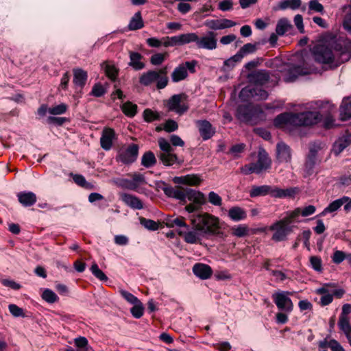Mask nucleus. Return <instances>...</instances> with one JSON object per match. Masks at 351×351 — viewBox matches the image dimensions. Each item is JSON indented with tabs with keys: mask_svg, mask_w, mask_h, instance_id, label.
<instances>
[{
	"mask_svg": "<svg viewBox=\"0 0 351 351\" xmlns=\"http://www.w3.org/2000/svg\"><path fill=\"white\" fill-rule=\"evenodd\" d=\"M306 111L301 113H282L274 121L276 127L287 130L302 125L317 124L324 118L323 125L326 128L335 125V119L332 113L335 106L328 101H315L306 105Z\"/></svg>",
	"mask_w": 351,
	"mask_h": 351,
	"instance_id": "f257e3e1",
	"label": "nucleus"
},
{
	"mask_svg": "<svg viewBox=\"0 0 351 351\" xmlns=\"http://www.w3.org/2000/svg\"><path fill=\"white\" fill-rule=\"evenodd\" d=\"M350 44L345 37L326 34L313 47L312 53L316 62L321 64L335 63L337 66L344 60H348V57L341 60L339 58L347 56Z\"/></svg>",
	"mask_w": 351,
	"mask_h": 351,
	"instance_id": "f03ea898",
	"label": "nucleus"
},
{
	"mask_svg": "<svg viewBox=\"0 0 351 351\" xmlns=\"http://www.w3.org/2000/svg\"><path fill=\"white\" fill-rule=\"evenodd\" d=\"M165 192L169 197L178 199L184 204L187 200L191 202L184 208L188 213H193L199 210L206 202V198L203 193L191 189H184L178 186L170 187L167 188Z\"/></svg>",
	"mask_w": 351,
	"mask_h": 351,
	"instance_id": "7ed1b4c3",
	"label": "nucleus"
},
{
	"mask_svg": "<svg viewBox=\"0 0 351 351\" xmlns=\"http://www.w3.org/2000/svg\"><path fill=\"white\" fill-rule=\"evenodd\" d=\"M250 84L242 88L239 93V99L243 101L251 99L263 100L268 97L267 93L261 86L265 84L269 80V74L266 71H257L250 75Z\"/></svg>",
	"mask_w": 351,
	"mask_h": 351,
	"instance_id": "20e7f679",
	"label": "nucleus"
},
{
	"mask_svg": "<svg viewBox=\"0 0 351 351\" xmlns=\"http://www.w3.org/2000/svg\"><path fill=\"white\" fill-rule=\"evenodd\" d=\"M189 219L193 228L202 234H216L221 228L219 219L208 213H189Z\"/></svg>",
	"mask_w": 351,
	"mask_h": 351,
	"instance_id": "39448f33",
	"label": "nucleus"
},
{
	"mask_svg": "<svg viewBox=\"0 0 351 351\" xmlns=\"http://www.w3.org/2000/svg\"><path fill=\"white\" fill-rule=\"evenodd\" d=\"M237 118L241 122L256 124L265 119L263 110L258 106L250 104L240 105L237 110Z\"/></svg>",
	"mask_w": 351,
	"mask_h": 351,
	"instance_id": "423d86ee",
	"label": "nucleus"
},
{
	"mask_svg": "<svg viewBox=\"0 0 351 351\" xmlns=\"http://www.w3.org/2000/svg\"><path fill=\"white\" fill-rule=\"evenodd\" d=\"M139 82L144 86H149L156 82L157 88H164L168 84L166 69L143 73L140 77Z\"/></svg>",
	"mask_w": 351,
	"mask_h": 351,
	"instance_id": "0eeeda50",
	"label": "nucleus"
},
{
	"mask_svg": "<svg viewBox=\"0 0 351 351\" xmlns=\"http://www.w3.org/2000/svg\"><path fill=\"white\" fill-rule=\"evenodd\" d=\"M271 161L267 153L263 149H259L258 152V158L256 162H251L241 167V171L244 174H250L252 173H261L266 171L271 167Z\"/></svg>",
	"mask_w": 351,
	"mask_h": 351,
	"instance_id": "6e6552de",
	"label": "nucleus"
},
{
	"mask_svg": "<svg viewBox=\"0 0 351 351\" xmlns=\"http://www.w3.org/2000/svg\"><path fill=\"white\" fill-rule=\"evenodd\" d=\"M268 230L273 232L271 239L275 242H280L287 239L288 236L293 232V226L280 219L271 225Z\"/></svg>",
	"mask_w": 351,
	"mask_h": 351,
	"instance_id": "1a4fd4ad",
	"label": "nucleus"
},
{
	"mask_svg": "<svg viewBox=\"0 0 351 351\" xmlns=\"http://www.w3.org/2000/svg\"><path fill=\"white\" fill-rule=\"evenodd\" d=\"M165 106L169 111H172L178 114L186 112L189 106L184 94L174 95L165 101Z\"/></svg>",
	"mask_w": 351,
	"mask_h": 351,
	"instance_id": "9d476101",
	"label": "nucleus"
},
{
	"mask_svg": "<svg viewBox=\"0 0 351 351\" xmlns=\"http://www.w3.org/2000/svg\"><path fill=\"white\" fill-rule=\"evenodd\" d=\"M197 64V62L195 60L186 61L180 64L173 71L171 75V80L176 83L185 80L188 77V71L191 73L195 72Z\"/></svg>",
	"mask_w": 351,
	"mask_h": 351,
	"instance_id": "9b49d317",
	"label": "nucleus"
},
{
	"mask_svg": "<svg viewBox=\"0 0 351 351\" xmlns=\"http://www.w3.org/2000/svg\"><path fill=\"white\" fill-rule=\"evenodd\" d=\"M291 294L289 291H280L272 295V299L279 310L287 313L293 311V304L289 298Z\"/></svg>",
	"mask_w": 351,
	"mask_h": 351,
	"instance_id": "f8f14e48",
	"label": "nucleus"
},
{
	"mask_svg": "<svg viewBox=\"0 0 351 351\" xmlns=\"http://www.w3.org/2000/svg\"><path fill=\"white\" fill-rule=\"evenodd\" d=\"M138 146L132 143L125 148H122L119 152L118 160L124 164H130L134 162L138 156Z\"/></svg>",
	"mask_w": 351,
	"mask_h": 351,
	"instance_id": "ddd939ff",
	"label": "nucleus"
},
{
	"mask_svg": "<svg viewBox=\"0 0 351 351\" xmlns=\"http://www.w3.org/2000/svg\"><path fill=\"white\" fill-rule=\"evenodd\" d=\"M145 182V178L141 173L133 174L131 179H119L116 181L117 186L133 191H136Z\"/></svg>",
	"mask_w": 351,
	"mask_h": 351,
	"instance_id": "4468645a",
	"label": "nucleus"
},
{
	"mask_svg": "<svg viewBox=\"0 0 351 351\" xmlns=\"http://www.w3.org/2000/svg\"><path fill=\"white\" fill-rule=\"evenodd\" d=\"M335 285L332 283H325L322 287L317 288L315 293L321 295L319 304L322 306H327L330 304L332 300L333 297L332 294V288H335Z\"/></svg>",
	"mask_w": 351,
	"mask_h": 351,
	"instance_id": "2eb2a0df",
	"label": "nucleus"
},
{
	"mask_svg": "<svg viewBox=\"0 0 351 351\" xmlns=\"http://www.w3.org/2000/svg\"><path fill=\"white\" fill-rule=\"evenodd\" d=\"M196 45L199 49L207 50L215 49L217 46L216 34L213 32H208L205 36L201 38L197 36Z\"/></svg>",
	"mask_w": 351,
	"mask_h": 351,
	"instance_id": "dca6fc26",
	"label": "nucleus"
},
{
	"mask_svg": "<svg viewBox=\"0 0 351 351\" xmlns=\"http://www.w3.org/2000/svg\"><path fill=\"white\" fill-rule=\"evenodd\" d=\"M178 234L184 238L185 242L191 244L200 242L202 237V234L199 230L195 228L191 229L189 226L188 230L179 229Z\"/></svg>",
	"mask_w": 351,
	"mask_h": 351,
	"instance_id": "f3484780",
	"label": "nucleus"
},
{
	"mask_svg": "<svg viewBox=\"0 0 351 351\" xmlns=\"http://www.w3.org/2000/svg\"><path fill=\"white\" fill-rule=\"evenodd\" d=\"M204 25L206 27L210 29L219 30L234 27L237 25V23L232 20L226 19H210L206 20L204 22Z\"/></svg>",
	"mask_w": 351,
	"mask_h": 351,
	"instance_id": "a211bd4d",
	"label": "nucleus"
},
{
	"mask_svg": "<svg viewBox=\"0 0 351 351\" xmlns=\"http://www.w3.org/2000/svg\"><path fill=\"white\" fill-rule=\"evenodd\" d=\"M115 139L116 134L114 130L110 128H105L102 131L100 138L101 147L106 151L110 150Z\"/></svg>",
	"mask_w": 351,
	"mask_h": 351,
	"instance_id": "6ab92c4d",
	"label": "nucleus"
},
{
	"mask_svg": "<svg viewBox=\"0 0 351 351\" xmlns=\"http://www.w3.org/2000/svg\"><path fill=\"white\" fill-rule=\"evenodd\" d=\"M299 189L297 187H290L287 189H280L277 186H271L270 189V195L275 198H287L293 197L298 193Z\"/></svg>",
	"mask_w": 351,
	"mask_h": 351,
	"instance_id": "aec40b11",
	"label": "nucleus"
},
{
	"mask_svg": "<svg viewBox=\"0 0 351 351\" xmlns=\"http://www.w3.org/2000/svg\"><path fill=\"white\" fill-rule=\"evenodd\" d=\"M202 179L196 174H188L183 176H176L173 178V182L177 184H184L189 186H198L202 182Z\"/></svg>",
	"mask_w": 351,
	"mask_h": 351,
	"instance_id": "412c9836",
	"label": "nucleus"
},
{
	"mask_svg": "<svg viewBox=\"0 0 351 351\" xmlns=\"http://www.w3.org/2000/svg\"><path fill=\"white\" fill-rule=\"evenodd\" d=\"M195 123L202 138L204 141L210 138L215 132L210 123L206 120L197 121Z\"/></svg>",
	"mask_w": 351,
	"mask_h": 351,
	"instance_id": "4be33fe9",
	"label": "nucleus"
},
{
	"mask_svg": "<svg viewBox=\"0 0 351 351\" xmlns=\"http://www.w3.org/2000/svg\"><path fill=\"white\" fill-rule=\"evenodd\" d=\"M119 196L120 199L125 203V204L133 209L140 210L143 208V202L135 195L126 193H121Z\"/></svg>",
	"mask_w": 351,
	"mask_h": 351,
	"instance_id": "5701e85b",
	"label": "nucleus"
},
{
	"mask_svg": "<svg viewBox=\"0 0 351 351\" xmlns=\"http://www.w3.org/2000/svg\"><path fill=\"white\" fill-rule=\"evenodd\" d=\"M193 272L199 278L206 280L211 276L213 269L206 264L195 263L193 267Z\"/></svg>",
	"mask_w": 351,
	"mask_h": 351,
	"instance_id": "b1692460",
	"label": "nucleus"
},
{
	"mask_svg": "<svg viewBox=\"0 0 351 351\" xmlns=\"http://www.w3.org/2000/svg\"><path fill=\"white\" fill-rule=\"evenodd\" d=\"M276 156L280 162H288L291 158L289 147L284 143L280 142L276 145Z\"/></svg>",
	"mask_w": 351,
	"mask_h": 351,
	"instance_id": "393cba45",
	"label": "nucleus"
},
{
	"mask_svg": "<svg viewBox=\"0 0 351 351\" xmlns=\"http://www.w3.org/2000/svg\"><path fill=\"white\" fill-rule=\"evenodd\" d=\"M349 200V197L343 196L339 199L332 201L326 207L319 215L320 217H324L328 213H333L337 211L346 202Z\"/></svg>",
	"mask_w": 351,
	"mask_h": 351,
	"instance_id": "a878e982",
	"label": "nucleus"
},
{
	"mask_svg": "<svg viewBox=\"0 0 351 351\" xmlns=\"http://www.w3.org/2000/svg\"><path fill=\"white\" fill-rule=\"evenodd\" d=\"M310 73V70L300 66L291 67L286 74L284 80L287 82L294 81L298 75H304Z\"/></svg>",
	"mask_w": 351,
	"mask_h": 351,
	"instance_id": "bb28decb",
	"label": "nucleus"
},
{
	"mask_svg": "<svg viewBox=\"0 0 351 351\" xmlns=\"http://www.w3.org/2000/svg\"><path fill=\"white\" fill-rule=\"evenodd\" d=\"M350 143L351 134H346L334 143L332 151L335 156H338Z\"/></svg>",
	"mask_w": 351,
	"mask_h": 351,
	"instance_id": "cd10ccee",
	"label": "nucleus"
},
{
	"mask_svg": "<svg viewBox=\"0 0 351 351\" xmlns=\"http://www.w3.org/2000/svg\"><path fill=\"white\" fill-rule=\"evenodd\" d=\"M17 197L19 202L26 207L34 205L37 200L36 195L30 191L19 193Z\"/></svg>",
	"mask_w": 351,
	"mask_h": 351,
	"instance_id": "c85d7f7f",
	"label": "nucleus"
},
{
	"mask_svg": "<svg viewBox=\"0 0 351 351\" xmlns=\"http://www.w3.org/2000/svg\"><path fill=\"white\" fill-rule=\"evenodd\" d=\"M228 217L234 221H239L247 218V212L239 206H233L228 210Z\"/></svg>",
	"mask_w": 351,
	"mask_h": 351,
	"instance_id": "c756f323",
	"label": "nucleus"
},
{
	"mask_svg": "<svg viewBox=\"0 0 351 351\" xmlns=\"http://www.w3.org/2000/svg\"><path fill=\"white\" fill-rule=\"evenodd\" d=\"M293 28V26L287 19L282 18L280 19L276 24V32L280 36H284L286 33L291 31Z\"/></svg>",
	"mask_w": 351,
	"mask_h": 351,
	"instance_id": "7c9ffc66",
	"label": "nucleus"
},
{
	"mask_svg": "<svg viewBox=\"0 0 351 351\" xmlns=\"http://www.w3.org/2000/svg\"><path fill=\"white\" fill-rule=\"evenodd\" d=\"M143 58V56L138 52H130V66L135 70L143 69L145 67V64L142 61Z\"/></svg>",
	"mask_w": 351,
	"mask_h": 351,
	"instance_id": "2f4dec72",
	"label": "nucleus"
},
{
	"mask_svg": "<svg viewBox=\"0 0 351 351\" xmlns=\"http://www.w3.org/2000/svg\"><path fill=\"white\" fill-rule=\"evenodd\" d=\"M73 82L75 86L83 87L87 80V73L81 69H73Z\"/></svg>",
	"mask_w": 351,
	"mask_h": 351,
	"instance_id": "473e14b6",
	"label": "nucleus"
},
{
	"mask_svg": "<svg viewBox=\"0 0 351 351\" xmlns=\"http://www.w3.org/2000/svg\"><path fill=\"white\" fill-rule=\"evenodd\" d=\"M270 189L269 185L253 186L250 191V195L251 197L270 195Z\"/></svg>",
	"mask_w": 351,
	"mask_h": 351,
	"instance_id": "72a5a7b5",
	"label": "nucleus"
},
{
	"mask_svg": "<svg viewBox=\"0 0 351 351\" xmlns=\"http://www.w3.org/2000/svg\"><path fill=\"white\" fill-rule=\"evenodd\" d=\"M349 98H344L340 106V117L342 121L351 118V101Z\"/></svg>",
	"mask_w": 351,
	"mask_h": 351,
	"instance_id": "f704fd0d",
	"label": "nucleus"
},
{
	"mask_svg": "<svg viewBox=\"0 0 351 351\" xmlns=\"http://www.w3.org/2000/svg\"><path fill=\"white\" fill-rule=\"evenodd\" d=\"M160 159L162 162L167 166H171L176 163H180L178 157L172 152L160 153Z\"/></svg>",
	"mask_w": 351,
	"mask_h": 351,
	"instance_id": "c9c22d12",
	"label": "nucleus"
},
{
	"mask_svg": "<svg viewBox=\"0 0 351 351\" xmlns=\"http://www.w3.org/2000/svg\"><path fill=\"white\" fill-rule=\"evenodd\" d=\"M143 27V21L141 17L140 12L135 13V14L131 19L128 25L130 30H136Z\"/></svg>",
	"mask_w": 351,
	"mask_h": 351,
	"instance_id": "e433bc0d",
	"label": "nucleus"
},
{
	"mask_svg": "<svg viewBox=\"0 0 351 351\" xmlns=\"http://www.w3.org/2000/svg\"><path fill=\"white\" fill-rule=\"evenodd\" d=\"M338 326L341 330L346 335L347 339L351 337V326L349 322V317H339Z\"/></svg>",
	"mask_w": 351,
	"mask_h": 351,
	"instance_id": "4c0bfd02",
	"label": "nucleus"
},
{
	"mask_svg": "<svg viewBox=\"0 0 351 351\" xmlns=\"http://www.w3.org/2000/svg\"><path fill=\"white\" fill-rule=\"evenodd\" d=\"M249 228L245 224L234 226L231 228V234L237 237H243L248 234Z\"/></svg>",
	"mask_w": 351,
	"mask_h": 351,
	"instance_id": "58836bf2",
	"label": "nucleus"
},
{
	"mask_svg": "<svg viewBox=\"0 0 351 351\" xmlns=\"http://www.w3.org/2000/svg\"><path fill=\"white\" fill-rule=\"evenodd\" d=\"M74 343L80 351H93L92 347L88 345V339L84 337L75 338Z\"/></svg>",
	"mask_w": 351,
	"mask_h": 351,
	"instance_id": "ea45409f",
	"label": "nucleus"
},
{
	"mask_svg": "<svg viewBox=\"0 0 351 351\" xmlns=\"http://www.w3.org/2000/svg\"><path fill=\"white\" fill-rule=\"evenodd\" d=\"M179 45L195 42L197 43V35L195 33H188L178 35Z\"/></svg>",
	"mask_w": 351,
	"mask_h": 351,
	"instance_id": "a19ab883",
	"label": "nucleus"
},
{
	"mask_svg": "<svg viewBox=\"0 0 351 351\" xmlns=\"http://www.w3.org/2000/svg\"><path fill=\"white\" fill-rule=\"evenodd\" d=\"M121 110L126 116L133 117L136 114L137 106L130 101H128L121 106Z\"/></svg>",
	"mask_w": 351,
	"mask_h": 351,
	"instance_id": "79ce46f5",
	"label": "nucleus"
},
{
	"mask_svg": "<svg viewBox=\"0 0 351 351\" xmlns=\"http://www.w3.org/2000/svg\"><path fill=\"white\" fill-rule=\"evenodd\" d=\"M241 60V55L236 53L223 62V71H227L234 68L237 62Z\"/></svg>",
	"mask_w": 351,
	"mask_h": 351,
	"instance_id": "37998d69",
	"label": "nucleus"
},
{
	"mask_svg": "<svg viewBox=\"0 0 351 351\" xmlns=\"http://www.w3.org/2000/svg\"><path fill=\"white\" fill-rule=\"evenodd\" d=\"M156 162L154 154L152 152L145 153L141 159V164L145 167H151Z\"/></svg>",
	"mask_w": 351,
	"mask_h": 351,
	"instance_id": "c03bdc74",
	"label": "nucleus"
},
{
	"mask_svg": "<svg viewBox=\"0 0 351 351\" xmlns=\"http://www.w3.org/2000/svg\"><path fill=\"white\" fill-rule=\"evenodd\" d=\"M41 296L45 302L50 304L56 302L59 300L56 293L49 289H45Z\"/></svg>",
	"mask_w": 351,
	"mask_h": 351,
	"instance_id": "a18cd8bd",
	"label": "nucleus"
},
{
	"mask_svg": "<svg viewBox=\"0 0 351 351\" xmlns=\"http://www.w3.org/2000/svg\"><path fill=\"white\" fill-rule=\"evenodd\" d=\"M299 216H300V208H296L293 210L287 212L286 216L281 220L284 221L287 225H290L295 221Z\"/></svg>",
	"mask_w": 351,
	"mask_h": 351,
	"instance_id": "49530a36",
	"label": "nucleus"
},
{
	"mask_svg": "<svg viewBox=\"0 0 351 351\" xmlns=\"http://www.w3.org/2000/svg\"><path fill=\"white\" fill-rule=\"evenodd\" d=\"M72 178L73 181L79 186L84 187L87 189H93V185L88 182H86L85 178L79 174H72Z\"/></svg>",
	"mask_w": 351,
	"mask_h": 351,
	"instance_id": "de8ad7c7",
	"label": "nucleus"
},
{
	"mask_svg": "<svg viewBox=\"0 0 351 351\" xmlns=\"http://www.w3.org/2000/svg\"><path fill=\"white\" fill-rule=\"evenodd\" d=\"M311 267L317 272H322L323 270L322 261L317 256H311L309 258Z\"/></svg>",
	"mask_w": 351,
	"mask_h": 351,
	"instance_id": "09e8293b",
	"label": "nucleus"
},
{
	"mask_svg": "<svg viewBox=\"0 0 351 351\" xmlns=\"http://www.w3.org/2000/svg\"><path fill=\"white\" fill-rule=\"evenodd\" d=\"M104 69L106 75L111 80H114L117 77L118 71L114 64L110 63H105L104 64Z\"/></svg>",
	"mask_w": 351,
	"mask_h": 351,
	"instance_id": "8fccbe9b",
	"label": "nucleus"
},
{
	"mask_svg": "<svg viewBox=\"0 0 351 351\" xmlns=\"http://www.w3.org/2000/svg\"><path fill=\"white\" fill-rule=\"evenodd\" d=\"M168 56L169 53L167 52L155 53L151 56L150 62L155 66L160 65Z\"/></svg>",
	"mask_w": 351,
	"mask_h": 351,
	"instance_id": "3c124183",
	"label": "nucleus"
},
{
	"mask_svg": "<svg viewBox=\"0 0 351 351\" xmlns=\"http://www.w3.org/2000/svg\"><path fill=\"white\" fill-rule=\"evenodd\" d=\"M316 152L317 150L314 147H311L310 149V154L308 156L306 162V168L308 169V173L310 174V171L313 169L315 163V158H316Z\"/></svg>",
	"mask_w": 351,
	"mask_h": 351,
	"instance_id": "603ef678",
	"label": "nucleus"
},
{
	"mask_svg": "<svg viewBox=\"0 0 351 351\" xmlns=\"http://www.w3.org/2000/svg\"><path fill=\"white\" fill-rule=\"evenodd\" d=\"M168 226H178L180 228V229L184 230L189 229V225H187L184 221V218L183 217H176L172 219H169L167 222Z\"/></svg>",
	"mask_w": 351,
	"mask_h": 351,
	"instance_id": "864d4df0",
	"label": "nucleus"
},
{
	"mask_svg": "<svg viewBox=\"0 0 351 351\" xmlns=\"http://www.w3.org/2000/svg\"><path fill=\"white\" fill-rule=\"evenodd\" d=\"M140 223L143 226L149 230L154 231L158 230L159 228L158 223L152 219L141 218Z\"/></svg>",
	"mask_w": 351,
	"mask_h": 351,
	"instance_id": "5fc2aeb1",
	"label": "nucleus"
},
{
	"mask_svg": "<svg viewBox=\"0 0 351 351\" xmlns=\"http://www.w3.org/2000/svg\"><path fill=\"white\" fill-rule=\"evenodd\" d=\"M68 106L65 104H60L57 106L49 108V113L53 115L64 114L67 110Z\"/></svg>",
	"mask_w": 351,
	"mask_h": 351,
	"instance_id": "6e6d98bb",
	"label": "nucleus"
},
{
	"mask_svg": "<svg viewBox=\"0 0 351 351\" xmlns=\"http://www.w3.org/2000/svg\"><path fill=\"white\" fill-rule=\"evenodd\" d=\"M256 49V47L255 45L247 43L244 45L237 53L241 55V59L242 60L245 55L254 53Z\"/></svg>",
	"mask_w": 351,
	"mask_h": 351,
	"instance_id": "4d7b16f0",
	"label": "nucleus"
},
{
	"mask_svg": "<svg viewBox=\"0 0 351 351\" xmlns=\"http://www.w3.org/2000/svg\"><path fill=\"white\" fill-rule=\"evenodd\" d=\"M144 120L147 122H152L158 120L160 118L158 112L152 110L151 109H145L143 112Z\"/></svg>",
	"mask_w": 351,
	"mask_h": 351,
	"instance_id": "13d9d810",
	"label": "nucleus"
},
{
	"mask_svg": "<svg viewBox=\"0 0 351 351\" xmlns=\"http://www.w3.org/2000/svg\"><path fill=\"white\" fill-rule=\"evenodd\" d=\"M134 306L131 308L130 311L132 315L135 318H140L143 315L144 308L143 306V304L141 301H138V302H136V304H133Z\"/></svg>",
	"mask_w": 351,
	"mask_h": 351,
	"instance_id": "bf43d9fd",
	"label": "nucleus"
},
{
	"mask_svg": "<svg viewBox=\"0 0 351 351\" xmlns=\"http://www.w3.org/2000/svg\"><path fill=\"white\" fill-rule=\"evenodd\" d=\"M92 274L100 280H106L108 279L106 274L99 268L97 263H93L90 267Z\"/></svg>",
	"mask_w": 351,
	"mask_h": 351,
	"instance_id": "052dcab7",
	"label": "nucleus"
},
{
	"mask_svg": "<svg viewBox=\"0 0 351 351\" xmlns=\"http://www.w3.org/2000/svg\"><path fill=\"white\" fill-rule=\"evenodd\" d=\"M119 293H120L121 295L128 302H129L131 304H136V302H138V301H140L136 296H134L133 294H132L131 293H130L125 290L121 289L119 291Z\"/></svg>",
	"mask_w": 351,
	"mask_h": 351,
	"instance_id": "680f3d73",
	"label": "nucleus"
},
{
	"mask_svg": "<svg viewBox=\"0 0 351 351\" xmlns=\"http://www.w3.org/2000/svg\"><path fill=\"white\" fill-rule=\"evenodd\" d=\"M208 202L214 206H219L222 204L221 197L214 191H211L208 193Z\"/></svg>",
	"mask_w": 351,
	"mask_h": 351,
	"instance_id": "e2e57ef3",
	"label": "nucleus"
},
{
	"mask_svg": "<svg viewBox=\"0 0 351 351\" xmlns=\"http://www.w3.org/2000/svg\"><path fill=\"white\" fill-rule=\"evenodd\" d=\"M158 145L162 150L161 153L173 152V149L172 148L171 144L163 138L158 139Z\"/></svg>",
	"mask_w": 351,
	"mask_h": 351,
	"instance_id": "0e129e2a",
	"label": "nucleus"
},
{
	"mask_svg": "<svg viewBox=\"0 0 351 351\" xmlns=\"http://www.w3.org/2000/svg\"><path fill=\"white\" fill-rule=\"evenodd\" d=\"M8 308H9L10 313L14 317H25V314H24L23 308L19 307L17 305L13 304H10L8 306Z\"/></svg>",
	"mask_w": 351,
	"mask_h": 351,
	"instance_id": "69168bd1",
	"label": "nucleus"
},
{
	"mask_svg": "<svg viewBox=\"0 0 351 351\" xmlns=\"http://www.w3.org/2000/svg\"><path fill=\"white\" fill-rule=\"evenodd\" d=\"M163 45L166 47L179 45L178 36L162 38Z\"/></svg>",
	"mask_w": 351,
	"mask_h": 351,
	"instance_id": "338daca9",
	"label": "nucleus"
},
{
	"mask_svg": "<svg viewBox=\"0 0 351 351\" xmlns=\"http://www.w3.org/2000/svg\"><path fill=\"white\" fill-rule=\"evenodd\" d=\"M345 258L347 259V255L340 250L335 251L332 257V262L336 264H340Z\"/></svg>",
	"mask_w": 351,
	"mask_h": 351,
	"instance_id": "774afa93",
	"label": "nucleus"
}]
</instances>
